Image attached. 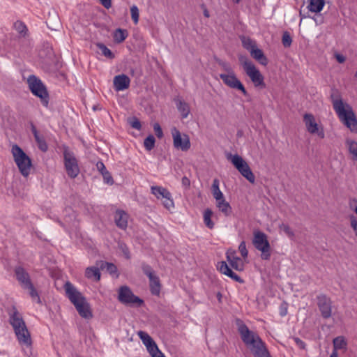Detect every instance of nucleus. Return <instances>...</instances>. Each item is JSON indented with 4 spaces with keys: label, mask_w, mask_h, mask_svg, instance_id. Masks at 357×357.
<instances>
[{
    "label": "nucleus",
    "mask_w": 357,
    "mask_h": 357,
    "mask_svg": "<svg viewBox=\"0 0 357 357\" xmlns=\"http://www.w3.org/2000/svg\"><path fill=\"white\" fill-rule=\"evenodd\" d=\"M146 349L151 357H165L159 350L155 342L146 347Z\"/></svg>",
    "instance_id": "36"
},
{
    "label": "nucleus",
    "mask_w": 357,
    "mask_h": 357,
    "mask_svg": "<svg viewBox=\"0 0 357 357\" xmlns=\"http://www.w3.org/2000/svg\"><path fill=\"white\" fill-rule=\"evenodd\" d=\"M122 250L126 257L128 259L130 258L128 249L126 247H125L122 249Z\"/></svg>",
    "instance_id": "58"
},
{
    "label": "nucleus",
    "mask_w": 357,
    "mask_h": 357,
    "mask_svg": "<svg viewBox=\"0 0 357 357\" xmlns=\"http://www.w3.org/2000/svg\"><path fill=\"white\" fill-rule=\"evenodd\" d=\"M251 352L254 357H270L269 352L267 350L264 343L261 345V347L256 348Z\"/></svg>",
    "instance_id": "33"
},
{
    "label": "nucleus",
    "mask_w": 357,
    "mask_h": 357,
    "mask_svg": "<svg viewBox=\"0 0 357 357\" xmlns=\"http://www.w3.org/2000/svg\"><path fill=\"white\" fill-rule=\"evenodd\" d=\"M252 243L255 248L261 251V257L264 260H268L271 257V245L266 234L261 231L254 232Z\"/></svg>",
    "instance_id": "9"
},
{
    "label": "nucleus",
    "mask_w": 357,
    "mask_h": 357,
    "mask_svg": "<svg viewBox=\"0 0 357 357\" xmlns=\"http://www.w3.org/2000/svg\"><path fill=\"white\" fill-rule=\"evenodd\" d=\"M213 211L210 208H206L204 212V222L206 226L209 229L214 227V222L211 220Z\"/></svg>",
    "instance_id": "35"
},
{
    "label": "nucleus",
    "mask_w": 357,
    "mask_h": 357,
    "mask_svg": "<svg viewBox=\"0 0 357 357\" xmlns=\"http://www.w3.org/2000/svg\"><path fill=\"white\" fill-rule=\"evenodd\" d=\"M182 184L185 186H189L190 185V180L184 176L183 178H182Z\"/></svg>",
    "instance_id": "56"
},
{
    "label": "nucleus",
    "mask_w": 357,
    "mask_h": 357,
    "mask_svg": "<svg viewBox=\"0 0 357 357\" xmlns=\"http://www.w3.org/2000/svg\"><path fill=\"white\" fill-rule=\"evenodd\" d=\"M300 16L301 17V18H306L308 17L307 15L304 14L302 10H300Z\"/></svg>",
    "instance_id": "61"
},
{
    "label": "nucleus",
    "mask_w": 357,
    "mask_h": 357,
    "mask_svg": "<svg viewBox=\"0 0 357 357\" xmlns=\"http://www.w3.org/2000/svg\"><path fill=\"white\" fill-rule=\"evenodd\" d=\"M137 335L146 347L155 342L153 338L146 332L139 331L137 332Z\"/></svg>",
    "instance_id": "34"
},
{
    "label": "nucleus",
    "mask_w": 357,
    "mask_h": 357,
    "mask_svg": "<svg viewBox=\"0 0 357 357\" xmlns=\"http://www.w3.org/2000/svg\"><path fill=\"white\" fill-rule=\"evenodd\" d=\"M225 69L228 72L227 73L220 74V77L222 80L223 83L229 88L238 89L241 91L243 95L247 96V91L241 82L236 77L234 72L230 67H227Z\"/></svg>",
    "instance_id": "12"
},
{
    "label": "nucleus",
    "mask_w": 357,
    "mask_h": 357,
    "mask_svg": "<svg viewBox=\"0 0 357 357\" xmlns=\"http://www.w3.org/2000/svg\"><path fill=\"white\" fill-rule=\"evenodd\" d=\"M102 175L103 176V178H104V181L105 183H109V184L113 183L114 181H113L112 177L107 170H105L104 172H102Z\"/></svg>",
    "instance_id": "50"
},
{
    "label": "nucleus",
    "mask_w": 357,
    "mask_h": 357,
    "mask_svg": "<svg viewBox=\"0 0 357 357\" xmlns=\"http://www.w3.org/2000/svg\"><path fill=\"white\" fill-rule=\"evenodd\" d=\"M11 152L20 172L24 177H27L30 174L32 167L31 158L17 144L13 145Z\"/></svg>",
    "instance_id": "4"
},
{
    "label": "nucleus",
    "mask_w": 357,
    "mask_h": 357,
    "mask_svg": "<svg viewBox=\"0 0 357 357\" xmlns=\"http://www.w3.org/2000/svg\"><path fill=\"white\" fill-rule=\"evenodd\" d=\"M233 1L236 3H238L241 1V0H233Z\"/></svg>",
    "instance_id": "63"
},
{
    "label": "nucleus",
    "mask_w": 357,
    "mask_h": 357,
    "mask_svg": "<svg viewBox=\"0 0 357 357\" xmlns=\"http://www.w3.org/2000/svg\"><path fill=\"white\" fill-rule=\"evenodd\" d=\"M219 185L220 181L218 178H214L211 186V192L215 201H218V199H221L225 197L223 193L220 190Z\"/></svg>",
    "instance_id": "28"
},
{
    "label": "nucleus",
    "mask_w": 357,
    "mask_h": 357,
    "mask_svg": "<svg viewBox=\"0 0 357 357\" xmlns=\"http://www.w3.org/2000/svg\"><path fill=\"white\" fill-rule=\"evenodd\" d=\"M129 123L132 128H135L137 130H140L142 128L141 123L139 120L136 117L130 119Z\"/></svg>",
    "instance_id": "46"
},
{
    "label": "nucleus",
    "mask_w": 357,
    "mask_h": 357,
    "mask_svg": "<svg viewBox=\"0 0 357 357\" xmlns=\"http://www.w3.org/2000/svg\"><path fill=\"white\" fill-rule=\"evenodd\" d=\"M24 289H29V295L32 300L36 301L38 303H41V300L40 298V296L33 287V284H31L30 285L26 287Z\"/></svg>",
    "instance_id": "39"
},
{
    "label": "nucleus",
    "mask_w": 357,
    "mask_h": 357,
    "mask_svg": "<svg viewBox=\"0 0 357 357\" xmlns=\"http://www.w3.org/2000/svg\"><path fill=\"white\" fill-rule=\"evenodd\" d=\"M162 200V204L163 206L168 210H170L171 208L174 207V204L173 199L172 198V195L169 192V196H165Z\"/></svg>",
    "instance_id": "43"
},
{
    "label": "nucleus",
    "mask_w": 357,
    "mask_h": 357,
    "mask_svg": "<svg viewBox=\"0 0 357 357\" xmlns=\"http://www.w3.org/2000/svg\"><path fill=\"white\" fill-rule=\"evenodd\" d=\"M116 225L121 229L125 230L128 227L129 215L123 210L118 209L114 214Z\"/></svg>",
    "instance_id": "19"
},
{
    "label": "nucleus",
    "mask_w": 357,
    "mask_h": 357,
    "mask_svg": "<svg viewBox=\"0 0 357 357\" xmlns=\"http://www.w3.org/2000/svg\"><path fill=\"white\" fill-rule=\"evenodd\" d=\"M286 314H287V310H282V312H280L281 316H284V315H286Z\"/></svg>",
    "instance_id": "62"
},
{
    "label": "nucleus",
    "mask_w": 357,
    "mask_h": 357,
    "mask_svg": "<svg viewBox=\"0 0 357 357\" xmlns=\"http://www.w3.org/2000/svg\"><path fill=\"white\" fill-rule=\"evenodd\" d=\"M30 127L31 130L34 136L35 140L38 144V149L43 152L47 151L48 149V146L46 143L44 136L39 134L36 127L33 123V122H30Z\"/></svg>",
    "instance_id": "22"
},
{
    "label": "nucleus",
    "mask_w": 357,
    "mask_h": 357,
    "mask_svg": "<svg viewBox=\"0 0 357 357\" xmlns=\"http://www.w3.org/2000/svg\"><path fill=\"white\" fill-rule=\"evenodd\" d=\"M14 272L17 280L19 282L22 288H25L26 287L32 284L29 273L23 267H15Z\"/></svg>",
    "instance_id": "17"
},
{
    "label": "nucleus",
    "mask_w": 357,
    "mask_h": 357,
    "mask_svg": "<svg viewBox=\"0 0 357 357\" xmlns=\"http://www.w3.org/2000/svg\"><path fill=\"white\" fill-rule=\"evenodd\" d=\"M143 273L149 278V287L153 295L158 296L160 293L161 284L159 277L155 274L151 266L146 264L142 265Z\"/></svg>",
    "instance_id": "13"
},
{
    "label": "nucleus",
    "mask_w": 357,
    "mask_h": 357,
    "mask_svg": "<svg viewBox=\"0 0 357 357\" xmlns=\"http://www.w3.org/2000/svg\"><path fill=\"white\" fill-rule=\"evenodd\" d=\"M250 53L252 57L257 61L260 64L263 66H266L268 64V59L261 49L256 47L255 48L252 49Z\"/></svg>",
    "instance_id": "24"
},
{
    "label": "nucleus",
    "mask_w": 357,
    "mask_h": 357,
    "mask_svg": "<svg viewBox=\"0 0 357 357\" xmlns=\"http://www.w3.org/2000/svg\"><path fill=\"white\" fill-rule=\"evenodd\" d=\"M279 228L280 230L283 231L289 237H293L294 236V233L289 225L282 223L280 225Z\"/></svg>",
    "instance_id": "47"
},
{
    "label": "nucleus",
    "mask_w": 357,
    "mask_h": 357,
    "mask_svg": "<svg viewBox=\"0 0 357 357\" xmlns=\"http://www.w3.org/2000/svg\"><path fill=\"white\" fill-rule=\"evenodd\" d=\"M101 4L106 8H109L112 6L111 0H100Z\"/></svg>",
    "instance_id": "55"
},
{
    "label": "nucleus",
    "mask_w": 357,
    "mask_h": 357,
    "mask_svg": "<svg viewBox=\"0 0 357 357\" xmlns=\"http://www.w3.org/2000/svg\"><path fill=\"white\" fill-rule=\"evenodd\" d=\"M349 219L351 222V227L357 236V218L354 215H350Z\"/></svg>",
    "instance_id": "51"
},
{
    "label": "nucleus",
    "mask_w": 357,
    "mask_h": 357,
    "mask_svg": "<svg viewBox=\"0 0 357 357\" xmlns=\"http://www.w3.org/2000/svg\"><path fill=\"white\" fill-rule=\"evenodd\" d=\"M216 206L218 210L224 214L225 216L228 217L232 213V208L229 202H227L225 197L216 201Z\"/></svg>",
    "instance_id": "23"
},
{
    "label": "nucleus",
    "mask_w": 357,
    "mask_h": 357,
    "mask_svg": "<svg viewBox=\"0 0 357 357\" xmlns=\"http://www.w3.org/2000/svg\"><path fill=\"white\" fill-rule=\"evenodd\" d=\"M128 34L126 30L117 29L114 33V40L116 43H122L126 38Z\"/></svg>",
    "instance_id": "37"
},
{
    "label": "nucleus",
    "mask_w": 357,
    "mask_h": 357,
    "mask_svg": "<svg viewBox=\"0 0 357 357\" xmlns=\"http://www.w3.org/2000/svg\"><path fill=\"white\" fill-rule=\"evenodd\" d=\"M9 323L13 326L17 339L22 347H26L27 350L23 349L26 356H29L31 352V338L26 328L22 314L15 308L9 314Z\"/></svg>",
    "instance_id": "1"
},
{
    "label": "nucleus",
    "mask_w": 357,
    "mask_h": 357,
    "mask_svg": "<svg viewBox=\"0 0 357 357\" xmlns=\"http://www.w3.org/2000/svg\"><path fill=\"white\" fill-rule=\"evenodd\" d=\"M347 345V341L342 336H338L333 340V351H337V349H346Z\"/></svg>",
    "instance_id": "32"
},
{
    "label": "nucleus",
    "mask_w": 357,
    "mask_h": 357,
    "mask_svg": "<svg viewBox=\"0 0 357 357\" xmlns=\"http://www.w3.org/2000/svg\"><path fill=\"white\" fill-rule=\"evenodd\" d=\"M335 57L337 61L340 63H343L346 60L345 56L340 54H337V53L335 54Z\"/></svg>",
    "instance_id": "54"
},
{
    "label": "nucleus",
    "mask_w": 357,
    "mask_h": 357,
    "mask_svg": "<svg viewBox=\"0 0 357 357\" xmlns=\"http://www.w3.org/2000/svg\"><path fill=\"white\" fill-rule=\"evenodd\" d=\"M118 300L129 306H141L144 301L135 296L128 286H122L119 289Z\"/></svg>",
    "instance_id": "11"
},
{
    "label": "nucleus",
    "mask_w": 357,
    "mask_h": 357,
    "mask_svg": "<svg viewBox=\"0 0 357 357\" xmlns=\"http://www.w3.org/2000/svg\"><path fill=\"white\" fill-rule=\"evenodd\" d=\"M218 270L224 275L229 277L236 282L241 284L243 283V280L236 273L232 271L225 261H221L218 266Z\"/></svg>",
    "instance_id": "21"
},
{
    "label": "nucleus",
    "mask_w": 357,
    "mask_h": 357,
    "mask_svg": "<svg viewBox=\"0 0 357 357\" xmlns=\"http://www.w3.org/2000/svg\"><path fill=\"white\" fill-rule=\"evenodd\" d=\"M235 251L227 252V259L230 266L238 271H242L244 269V263L243 260L235 255Z\"/></svg>",
    "instance_id": "20"
},
{
    "label": "nucleus",
    "mask_w": 357,
    "mask_h": 357,
    "mask_svg": "<svg viewBox=\"0 0 357 357\" xmlns=\"http://www.w3.org/2000/svg\"><path fill=\"white\" fill-rule=\"evenodd\" d=\"M325 5L324 0H310L307 8L312 13H319Z\"/></svg>",
    "instance_id": "25"
},
{
    "label": "nucleus",
    "mask_w": 357,
    "mask_h": 357,
    "mask_svg": "<svg viewBox=\"0 0 357 357\" xmlns=\"http://www.w3.org/2000/svg\"><path fill=\"white\" fill-rule=\"evenodd\" d=\"M282 43L284 47H289L291 46L292 43L291 37L289 32L284 31L282 38Z\"/></svg>",
    "instance_id": "45"
},
{
    "label": "nucleus",
    "mask_w": 357,
    "mask_h": 357,
    "mask_svg": "<svg viewBox=\"0 0 357 357\" xmlns=\"http://www.w3.org/2000/svg\"><path fill=\"white\" fill-rule=\"evenodd\" d=\"M204 15L206 17H209V13L208 11V10L205 8L204 10Z\"/></svg>",
    "instance_id": "60"
},
{
    "label": "nucleus",
    "mask_w": 357,
    "mask_h": 357,
    "mask_svg": "<svg viewBox=\"0 0 357 357\" xmlns=\"http://www.w3.org/2000/svg\"><path fill=\"white\" fill-rule=\"evenodd\" d=\"M96 265L98 266L102 270L105 269L111 275L115 274L117 272L116 266L112 263L100 261L99 262H97Z\"/></svg>",
    "instance_id": "31"
},
{
    "label": "nucleus",
    "mask_w": 357,
    "mask_h": 357,
    "mask_svg": "<svg viewBox=\"0 0 357 357\" xmlns=\"http://www.w3.org/2000/svg\"><path fill=\"white\" fill-rule=\"evenodd\" d=\"M238 250L239 252H241V256L243 257V258H245L248 257V252L247 250V248H246V245H245V241H242L239 246H238Z\"/></svg>",
    "instance_id": "48"
},
{
    "label": "nucleus",
    "mask_w": 357,
    "mask_h": 357,
    "mask_svg": "<svg viewBox=\"0 0 357 357\" xmlns=\"http://www.w3.org/2000/svg\"><path fill=\"white\" fill-rule=\"evenodd\" d=\"M316 299L321 317L325 319H329L332 316L333 309L331 298L324 294H320L317 296Z\"/></svg>",
    "instance_id": "16"
},
{
    "label": "nucleus",
    "mask_w": 357,
    "mask_h": 357,
    "mask_svg": "<svg viewBox=\"0 0 357 357\" xmlns=\"http://www.w3.org/2000/svg\"><path fill=\"white\" fill-rule=\"evenodd\" d=\"M14 29L22 37H25L28 35V28L26 25L21 20L16 21L13 24Z\"/></svg>",
    "instance_id": "30"
},
{
    "label": "nucleus",
    "mask_w": 357,
    "mask_h": 357,
    "mask_svg": "<svg viewBox=\"0 0 357 357\" xmlns=\"http://www.w3.org/2000/svg\"><path fill=\"white\" fill-rule=\"evenodd\" d=\"M151 191L158 199H163L165 196H169V191L162 186H152Z\"/></svg>",
    "instance_id": "29"
},
{
    "label": "nucleus",
    "mask_w": 357,
    "mask_h": 357,
    "mask_svg": "<svg viewBox=\"0 0 357 357\" xmlns=\"http://www.w3.org/2000/svg\"><path fill=\"white\" fill-rule=\"evenodd\" d=\"M314 20L315 21L317 24H321L323 22V17L321 16L314 17Z\"/></svg>",
    "instance_id": "57"
},
{
    "label": "nucleus",
    "mask_w": 357,
    "mask_h": 357,
    "mask_svg": "<svg viewBox=\"0 0 357 357\" xmlns=\"http://www.w3.org/2000/svg\"><path fill=\"white\" fill-rule=\"evenodd\" d=\"M330 357H338V354L337 351H333Z\"/></svg>",
    "instance_id": "59"
},
{
    "label": "nucleus",
    "mask_w": 357,
    "mask_h": 357,
    "mask_svg": "<svg viewBox=\"0 0 357 357\" xmlns=\"http://www.w3.org/2000/svg\"><path fill=\"white\" fill-rule=\"evenodd\" d=\"M227 160H230L241 174L252 183H255V177L248 164L241 157L236 154L227 155Z\"/></svg>",
    "instance_id": "8"
},
{
    "label": "nucleus",
    "mask_w": 357,
    "mask_h": 357,
    "mask_svg": "<svg viewBox=\"0 0 357 357\" xmlns=\"http://www.w3.org/2000/svg\"><path fill=\"white\" fill-rule=\"evenodd\" d=\"M63 162L68 176L71 178H76L80 172L78 161L75 154L68 148L63 150Z\"/></svg>",
    "instance_id": "10"
},
{
    "label": "nucleus",
    "mask_w": 357,
    "mask_h": 357,
    "mask_svg": "<svg viewBox=\"0 0 357 357\" xmlns=\"http://www.w3.org/2000/svg\"><path fill=\"white\" fill-rule=\"evenodd\" d=\"M241 42L243 47L249 52L257 47L255 42L249 37L243 36Z\"/></svg>",
    "instance_id": "38"
},
{
    "label": "nucleus",
    "mask_w": 357,
    "mask_h": 357,
    "mask_svg": "<svg viewBox=\"0 0 357 357\" xmlns=\"http://www.w3.org/2000/svg\"><path fill=\"white\" fill-rule=\"evenodd\" d=\"M176 105L182 119H186L190 113L189 105L180 99L176 100Z\"/></svg>",
    "instance_id": "27"
},
{
    "label": "nucleus",
    "mask_w": 357,
    "mask_h": 357,
    "mask_svg": "<svg viewBox=\"0 0 357 357\" xmlns=\"http://www.w3.org/2000/svg\"><path fill=\"white\" fill-rule=\"evenodd\" d=\"M66 295L70 301L74 305L79 314L84 319L92 318L93 314L90 305L86 298L78 291V289L70 282L64 284Z\"/></svg>",
    "instance_id": "2"
},
{
    "label": "nucleus",
    "mask_w": 357,
    "mask_h": 357,
    "mask_svg": "<svg viewBox=\"0 0 357 357\" xmlns=\"http://www.w3.org/2000/svg\"><path fill=\"white\" fill-rule=\"evenodd\" d=\"M96 45L98 47V49L101 51L102 55H104L105 57L109 59L114 58V54L109 48L107 47L106 45H105L102 43H97Z\"/></svg>",
    "instance_id": "40"
},
{
    "label": "nucleus",
    "mask_w": 357,
    "mask_h": 357,
    "mask_svg": "<svg viewBox=\"0 0 357 357\" xmlns=\"http://www.w3.org/2000/svg\"><path fill=\"white\" fill-rule=\"evenodd\" d=\"M130 78L124 74L118 75L114 77L113 84L114 89L116 91H121L127 89L130 86Z\"/></svg>",
    "instance_id": "18"
},
{
    "label": "nucleus",
    "mask_w": 357,
    "mask_h": 357,
    "mask_svg": "<svg viewBox=\"0 0 357 357\" xmlns=\"http://www.w3.org/2000/svg\"><path fill=\"white\" fill-rule=\"evenodd\" d=\"M171 133L173 138V144L176 149L181 150L182 151H187L190 148V137L185 133L181 132L175 127L171 130Z\"/></svg>",
    "instance_id": "14"
},
{
    "label": "nucleus",
    "mask_w": 357,
    "mask_h": 357,
    "mask_svg": "<svg viewBox=\"0 0 357 357\" xmlns=\"http://www.w3.org/2000/svg\"><path fill=\"white\" fill-rule=\"evenodd\" d=\"M239 61L243 67L246 75L250 78L255 86H264V77L254 63L245 56H239Z\"/></svg>",
    "instance_id": "7"
},
{
    "label": "nucleus",
    "mask_w": 357,
    "mask_h": 357,
    "mask_svg": "<svg viewBox=\"0 0 357 357\" xmlns=\"http://www.w3.org/2000/svg\"><path fill=\"white\" fill-rule=\"evenodd\" d=\"M85 276L89 279H94L96 281H99L100 280V267L97 266L86 268Z\"/></svg>",
    "instance_id": "26"
},
{
    "label": "nucleus",
    "mask_w": 357,
    "mask_h": 357,
    "mask_svg": "<svg viewBox=\"0 0 357 357\" xmlns=\"http://www.w3.org/2000/svg\"><path fill=\"white\" fill-rule=\"evenodd\" d=\"M238 332L242 341L249 348L250 351L259 347H261L264 343L256 333L250 331L244 324L238 326Z\"/></svg>",
    "instance_id": "6"
},
{
    "label": "nucleus",
    "mask_w": 357,
    "mask_h": 357,
    "mask_svg": "<svg viewBox=\"0 0 357 357\" xmlns=\"http://www.w3.org/2000/svg\"><path fill=\"white\" fill-rule=\"evenodd\" d=\"M347 145L349 153L353 155L356 160H357V142L353 140H347Z\"/></svg>",
    "instance_id": "42"
},
{
    "label": "nucleus",
    "mask_w": 357,
    "mask_h": 357,
    "mask_svg": "<svg viewBox=\"0 0 357 357\" xmlns=\"http://www.w3.org/2000/svg\"><path fill=\"white\" fill-rule=\"evenodd\" d=\"M333 109L339 119L353 132H357V119L351 107L344 105L341 99H334L331 96Z\"/></svg>",
    "instance_id": "3"
},
{
    "label": "nucleus",
    "mask_w": 357,
    "mask_h": 357,
    "mask_svg": "<svg viewBox=\"0 0 357 357\" xmlns=\"http://www.w3.org/2000/svg\"><path fill=\"white\" fill-rule=\"evenodd\" d=\"M155 139L153 135H149L144 141V146L147 151L152 150L155 146Z\"/></svg>",
    "instance_id": "41"
},
{
    "label": "nucleus",
    "mask_w": 357,
    "mask_h": 357,
    "mask_svg": "<svg viewBox=\"0 0 357 357\" xmlns=\"http://www.w3.org/2000/svg\"><path fill=\"white\" fill-rule=\"evenodd\" d=\"M96 167H97L98 170L101 172V174H102V172H104L105 170H107L104 163L101 161H98L96 163Z\"/></svg>",
    "instance_id": "53"
},
{
    "label": "nucleus",
    "mask_w": 357,
    "mask_h": 357,
    "mask_svg": "<svg viewBox=\"0 0 357 357\" xmlns=\"http://www.w3.org/2000/svg\"><path fill=\"white\" fill-rule=\"evenodd\" d=\"M27 84L31 93L40 98L43 105L47 106L49 94L42 81L36 76L31 75L28 77Z\"/></svg>",
    "instance_id": "5"
},
{
    "label": "nucleus",
    "mask_w": 357,
    "mask_h": 357,
    "mask_svg": "<svg viewBox=\"0 0 357 357\" xmlns=\"http://www.w3.org/2000/svg\"><path fill=\"white\" fill-rule=\"evenodd\" d=\"M153 129H154L155 135L159 139H160V138H162L163 137V132L162 130V128H161L160 126L158 123H155L153 125Z\"/></svg>",
    "instance_id": "49"
},
{
    "label": "nucleus",
    "mask_w": 357,
    "mask_h": 357,
    "mask_svg": "<svg viewBox=\"0 0 357 357\" xmlns=\"http://www.w3.org/2000/svg\"><path fill=\"white\" fill-rule=\"evenodd\" d=\"M294 340L298 347H299L301 349H305L306 344L302 340H301L298 337H294Z\"/></svg>",
    "instance_id": "52"
},
{
    "label": "nucleus",
    "mask_w": 357,
    "mask_h": 357,
    "mask_svg": "<svg viewBox=\"0 0 357 357\" xmlns=\"http://www.w3.org/2000/svg\"><path fill=\"white\" fill-rule=\"evenodd\" d=\"M303 121L307 131L311 135H317L320 139L325 137V132L323 127L317 122L314 116L312 114H305Z\"/></svg>",
    "instance_id": "15"
},
{
    "label": "nucleus",
    "mask_w": 357,
    "mask_h": 357,
    "mask_svg": "<svg viewBox=\"0 0 357 357\" xmlns=\"http://www.w3.org/2000/svg\"><path fill=\"white\" fill-rule=\"evenodd\" d=\"M355 77L357 79V71L355 73Z\"/></svg>",
    "instance_id": "64"
},
{
    "label": "nucleus",
    "mask_w": 357,
    "mask_h": 357,
    "mask_svg": "<svg viewBox=\"0 0 357 357\" xmlns=\"http://www.w3.org/2000/svg\"><path fill=\"white\" fill-rule=\"evenodd\" d=\"M130 13H131V17H132V20H133V22L135 23V24H137L139 22V9L137 6L133 5L132 6H131Z\"/></svg>",
    "instance_id": "44"
}]
</instances>
